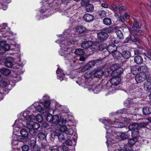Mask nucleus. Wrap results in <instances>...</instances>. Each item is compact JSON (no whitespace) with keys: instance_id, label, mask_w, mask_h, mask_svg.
<instances>
[{"instance_id":"obj_1","label":"nucleus","mask_w":151,"mask_h":151,"mask_svg":"<svg viewBox=\"0 0 151 151\" xmlns=\"http://www.w3.org/2000/svg\"><path fill=\"white\" fill-rule=\"evenodd\" d=\"M71 43L68 42V40H64L60 44L61 48L59 52L60 54L62 56H63L64 59L66 60H70L72 59L74 54L72 52L71 49L69 47V46L70 45Z\"/></svg>"},{"instance_id":"obj_2","label":"nucleus","mask_w":151,"mask_h":151,"mask_svg":"<svg viewBox=\"0 0 151 151\" xmlns=\"http://www.w3.org/2000/svg\"><path fill=\"white\" fill-rule=\"evenodd\" d=\"M68 126L69 127V128H68L67 126L65 125H63L60 127L59 128L60 132L64 133L66 135V140L65 143L69 145H73L71 140L73 137V134L74 133L73 128L75 127L74 126Z\"/></svg>"},{"instance_id":"obj_3","label":"nucleus","mask_w":151,"mask_h":151,"mask_svg":"<svg viewBox=\"0 0 151 151\" xmlns=\"http://www.w3.org/2000/svg\"><path fill=\"white\" fill-rule=\"evenodd\" d=\"M105 128L108 132H106L107 135L106 137L107 139L106 143L109 149V150L110 151V149L111 147V144L114 143V139L113 138V136L111 135V132H112V130L114 129L115 127H110V126L108 125H106ZM111 151V150H110Z\"/></svg>"},{"instance_id":"obj_4","label":"nucleus","mask_w":151,"mask_h":151,"mask_svg":"<svg viewBox=\"0 0 151 151\" xmlns=\"http://www.w3.org/2000/svg\"><path fill=\"white\" fill-rule=\"evenodd\" d=\"M129 130L132 131V136L136 135L137 136L138 135L139 129L138 123H134L130 124L129 126Z\"/></svg>"},{"instance_id":"obj_5","label":"nucleus","mask_w":151,"mask_h":151,"mask_svg":"<svg viewBox=\"0 0 151 151\" xmlns=\"http://www.w3.org/2000/svg\"><path fill=\"white\" fill-rule=\"evenodd\" d=\"M27 128L29 129L37 130L40 127V124L37 123H33L31 121L26 122Z\"/></svg>"},{"instance_id":"obj_6","label":"nucleus","mask_w":151,"mask_h":151,"mask_svg":"<svg viewBox=\"0 0 151 151\" xmlns=\"http://www.w3.org/2000/svg\"><path fill=\"white\" fill-rule=\"evenodd\" d=\"M146 77V74L141 73L136 75L135 77V79L137 83H140L145 80Z\"/></svg>"},{"instance_id":"obj_7","label":"nucleus","mask_w":151,"mask_h":151,"mask_svg":"<svg viewBox=\"0 0 151 151\" xmlns=\"http://www.w3.org/2000/svg\"><path fill=\"white\" fill-rule=\"evenodd\" d=\"M97 36L100 40H104L107 38L109 37V35L105 32L103 31L102 29L101 32L97 34Z\"/></svg>"},{"instance_id":"obj_8","label":"nucleus","mask_w":151,"mask_h":151,"mask_svg":"<svg viewBox=\"0 0 151 151\" xmlns=\"http://www.w3.org/2000/svg\"><path fill=\"white\" fill-rule=\"evenodd\" d=\"M106 49L109 53H112L117 50V47L115 45L112 44L108 45L106 48Z\"/></svg>"},{"instance_id":"obj_9","label":"nucleus","mask_w":151,"mask_h":151,"mask_svg":"<svg viewBox=\"0 0 151 151\" xmlns=\"http://www.w3.org/2000/svg\"><path fill=\"white\" fill-rule=\"evenodd\" d=\"M121 81V79L119 77H116L112 78L110 80L111 84L114 86H117L119 85Z\"/></svg>"},{"instance_id":"obj_10","label":"nucleus","mask_w":151,"mask_h":151,"mask_svg":"<svg viewBox=\"0 0 151 151\" xmlns=\"http://www.w3.org/2000/svg\"><path fill=\"white\" fill-rule=\"evenodd\" d=\"M23 116L28 121V122L32 121L35 119V116L29 115V112L27 111L24 112Z\"/></svg>"},{"instance_id":"obj_11","label":"nucleus","mask_w":151,"mask_h":151,"mask_svg":"<svg viewBox=\"0 0 151 151\" xmlns=\"http://www.w3.org/2000/svg\"><path fill=\"white\" fill-rule=\"evenodd\" d=\"M102 62V60L101 59H98L91 61L88 63V64L90 67H91L93 66L96 65L98 64H100Z\"/></svg>"},{"instance_id":"obj_12","label":"nucleus","mask_w":151,"mask_h":151,"mask_svg":"<svg viewBox=\"0 0 151 151\" xmlns=\"http://www.w3.org/2000/svg\"><path fill=\"white\" fill-rule=\"evenodd\" d=\"M63 71L58 67L56 72L59 79L61 81L63 80L65 76V74L63 72Z\"/></svg>"},{"instance_id":"obj_13","label":"nucleus","mask_w":151,"mask_h":151,"mask_svg":"<svg viewBox=\"0 0 151 151\" xmlns=\"http://www.w3.org/2000/svg\"><path fill=\"white\" fill-rule=\"evenodd\" d=\"M144 88L147 91H151V82L149 81H145L144 83Z\"/></svg>"},{"instance_id":"obj_14","label":"nucleus","mask_w":151,"mask_h":151,"mask_svg":"<svg viewBox=\"0 0 151 151\" xmlns=\"http://www.w3.org/2000/svg\"><path fill=\"white\" fill-rule=\"evenodd\" d=\"M13 59L11 57L7 58L6 59V61L4 63L5 65L8 67H11L12 66V61Z\"/></svg>"},{"instance_id":"obj_15","label":"nucleus","mask_w":151,"mask_h":151,"mask_svg":"<svg viewBox=\"0 0 151 151\" xmlns=\"http://www.w3.org/2000/svg\"><path fill=\"white\" fill-rule=\"evenodd\" d=\"M93 44V42L88 41L82 43L81 44V46L82 48L84 49L90 48L91 45Z\"/></svg>"},{"instance_id":"obj_16","label":"nucleus","mask_w":151,"mask_h":151,"mask_svg":"<svg viewBox=\"0 0 151 151\" xmlns=\"http://www.w3.org/2000/svg\"><path fill=\"white\" fill-rule=\"evenodd\" d=\"M139 72H141L142 73H148L149 72V69L147 66L146 65H142L139 66Z\"/></svg>"},{"instance_id":"obj_17","label":"nucleus","mask_w":151,"mask_h":151,"mask_svg":"<svg viewBox=\"0 0 151 151\" xmlns=\"http://www.w3.org/2000/svg\"><path fill=\"white\" fill-rule=\"evenodd\" d=\"M83 18L86 22H89L93 20V17L92 15L87 13L84 15Z\"/></svg>"},{"instance_id":"obj_18","label":"nucleus","mask_w":151,"mask_h":151,"mask_svg":"<svg viewBox=\"0 0 151 151\" xmlns=\"http://www.w3.org/2000/svg\"><path fill=\"white\" fill-rule=\"evenodd\" d=\"M103 73V71L101 70H96L93 72L94 76L97 78H99L101 77Z\"/></svg>"},{"instance_id":"obj_19","label":"nucleus","mask_w":151,"mask_h":151,"mask_svg":"<svg viewBox=\"0 0 151 151\" xmlns=\"http://www.w3.org/2000/svg\"><path fill=\"white\" fill-rule=\"evenodd\" d=\"M134 62L138 64H140L143 62V59L140 55H137L134 58Z\"/></svg>"},{"instance_id":"obj_20","label":"nucleus","mask_w":151,"mask_h":151,"mask_svg":"<svg viewBox=\"0 0 151 151\" xmlns=\"http://www.w3.org/2000/svg\"><path fill=\"white\" fill-rule=\"evenodd\" d=\"M122 56L125 59H128L131 56L130 52L127 50H124L121 53H120Z\"/></svg>"},{"instance_id":"obj_21","label":"nucleus","mask_w":151,"mask_h":151,"mask_svg":"<svg viewBox=\"0 0 151 151\" xmlns=\"http://www.w3.org/2000/svg\"><path fill=\"white\" fill-rule=\"evenodd\" d=\"M22 120H19L18 121L16 120L14 125H13V127L14 128H21L23 125V122H21Z\"/></svg>"},{"instance_id":"obj_22","label":"nucleus","mask_w":151,"mask_h":151,"mask_svg":"<svg viewBox=\"0 0 151 151\" xmlns=\"http://www.w3.org/2000/svg\"><path fill=\"white\" fill-rule=\"evenodd\" d=\"M14 138H17V139L18 140L23 142H26L28 139L27 137H24L22 135L21 136L14 135Z\"/></svg>"},{"instance_id":"obj_23","label":"nucleus","mask_w":151,"mask_h":151,"mask_svg":"<svg viewBox=\"0 0 151 151\" xmlns=\"http://www.w3.org/2000/svg\"><path fill=\"white\" fill-rule=\"evenodd\" d=\"M139 66L138 65H135L131 67V72L134 75L139 73Z\"/></svg>"},{"instance_id":"obj_24","label":"nucleus","mask_w":151,"mask_h":151,"mask_svg":"<svg viewBox=\"0 0 151 151\" xmlns=\"http://www.w3.org/2000/svg\"><path fill=\"white\" fill-rule=\"evenodd\" d=\"M133 136V135L132 136V138H129L128 140V144L131 145H134L137 140V136L134 137Z\"/></svg>"},{"instance_id":"obj_25","label":"nucleus","mask_w":151,"mask_h":151,"mask_svg":"<svg viewBox=\"0 0 151 151\" xmlns=\"http://www.w3.org/2000/svg\"><path fill=\"white\" fill-rule=\"evenodd\" d=\"M86 10L87 12H91L94 10L93 5L91 4H87L85 6Z\"/></svg>"},{"instance_id":"obj_26","label":"nucleus","mask_w":151,"mask_h":151,"mask_svg":"<svg viewBox=\"0 0 151 151\" xmlns=\"http://www.w3.org/2000/svg\"><path fill=\"white\" fill-rule=\"evenodd\" d=\"M8 28L7 24L4 23L0 29V33L1 32L2 34H5L7 31Z\"/></svg>"},{"instance_id":"obj_27","label":"nucleus","mask_w":151,"mask_h":151,"mask_svg":"<svg viewBox=\"0 0 151 151\" xmlns=\"http://www.w3.org/2000/svg\"><path fill=\"white\" fill-rule=\"evenodd\" d=\"M0 72L3 75H9L11 74V71L6 68H3L1 69Z\"/></svg>"},{"instance_id":"obj_28","label":"nucleus","mask_w":151,"mask_h":151,"mask_svg":"<svg viewBox=\"0 0 151 151\" xmlns=\"http://www.w3.org/2000/svg\"><path fill=\"white\" fill-rule=\"evenodd\" d=\"M123 71V70L122 68L119 67L115 71H113L112 74L113 75V76H117L121 74L122 73Z\"/></svg>"},{"instance_id":"obj_29","label":"nucleus","mask_w":151,"mask_h":151,"mask_svg":"<svg viewBox=\"0 0 151 151\" xmlns=\"http://www.w3.org/2000/svg\"><path fill=\"white\" fill-rule=\"evenodd\" d=\"M76 31L77 32L79 33L83 32L86 29V28L82 26H78L76 27Z\"/></svg>"},{"instance_id":"obj_30","label":"nucleus","mask_w":151,"mask_h":151,"mask_svg":"<svg viewBox=\"0 0 151 151\" xmlns=\"http://www.w3.org/2000/svg\"><path fill=\"white\" fill-rule=\"evenodd\" d=\"M103 31L105 32L108 34L110 33L113 31V26H111L107 28H104L103 29Z\"/></svg>"},{"instance_id":"obj_31","label":"nucleus","mask_w":151,"mask_h":151,"mask_svg":"<svg viewBox=\"0 0 151 151\" xmlns=\"http://www.w3.org/2000/svg\"><path fill=\"white\" fill-rule=\"evenodd\" d=\"M111 20L109 18L106 17L103 19V24L106 25H110L111 24Z\"/></svg>"},{"instance_id":"obj_32","label":"nucleus","mask_w":151,"mask_h":151,"mask_svg":"<svg viewBox=\"0 0 151 151\" xmlns=\"http://www.w3.org/2000/svg\"><path fill=\"white\" fill-rule=\"evenodd\" d=\"M143 112L145 115H148L151 113V108L148 107L143 108L142 110Z\"/></svg>"},{"instance_id":"obj_33","label":"nucleus","mask_w":151,"mask_h":151,"mask_svg":"<svg viewBox=\"0 0 151 151\" xmlns=\"http://www.w3.org/2000/svg\"><path fill=\"white\" fill-rule=\"evenodd\" d=\"M47 134L45 132H40L38 133V137L39 139L41 140H43L45 139Z\"/></svg>"},{"instance_id":"obj_34","label":"nucleus","mask_w":151,"mask_h":151,"mask_svg":"<svg viewBox=\"0 0 151 151\" xmlns=\"http://www.w3.org/2000/svg\"><path fill=\"white\" fill-rule=\"evenodd\" d=\"M100 121L102 123L104 124L105 125H107L108 124H113V122L111 121V120L109 119H101L100 120Z\"/></svg>"},{"instance_id":"obj_35","label":"nucleus","mask_w":151,"mask_h":151,"mask_svg":"<svg viewBox=\"0 0 151 151\" xmlns=\"http://www.w3.org/2000/svg\"><path fill=\"white\" fill-rule=\"evenodd\" d=\"M75 54L78 55H82L84 54L83 50L81 49H76L74 52Z\"/></svg>"},{"instance_id":"obj_36","label":"nucleus","mask_w":151,"mask_h":151,"mask_svg":"<svg viewBox=\"0 0 151 151\" xmlns=\"http://www.w3.org/2000/svg\"><path fill=\"white\" fill-rule=\"evenodd\" d=\"M132 31L133 33L137 36L142 35L143 34V32L139 28L135 30H132Z\"/></svg>"},{"instance_id":"obj_37","label":"nucleus","mask_w":151,"mask_h":151,"mask_svg":"<svg viewBox=\"0 0 151 151\" xmlns=\"http://www.w3.org/2000/svg\"><path fill=\"white\" fill-rule=\"evenodd\" d=\"M59 120V117L58 115H55L53 116L52 122L54 124H58V121Z\"/></svg>"},{"instance_id":"obj_38","label":"nucleus","mask_w":151,"mask_h":151,"mask_svg":"<svg viewBox=\"0 0 151 151\" xmlns=\"http://www.w3.org/2000/svg\"><path fill=\"white\" fill-rule=\"evenodd\" d=\"M139 23L137 21H134L133 23V26L130 27V29L132 31L139 28Z\"/></svg>"},{"instance_id":"obj_39","label":"nucleus","mask_w":151,"mask_h":151,"mask_svg":"<svg viewBox=\"0 0 151 151\" xmlns=\"http://www.w3.org/2000/svg\"><path fill=\"white\" fill-rule=\"evenodd\" d=\"M99 45L98 44H95V43L91 45L90 49L92 51H96V50L99 49Z\"/></svg>"},{"instance_id":"obj_40","label":"nucleus","mask_w":151,"mask_h":151,"mask_svg":"<svg viewBox=\"0 0 151 151\" xmlns=\"http://www.w3.org/2000/svg\"><path fill=\"white\" fill-rule=\"evenodd\" d=\"M115 147H116V146L115 145V146L113 147L112 148H113V149H112V150H114V151H129V150H130L131 149V147H129V148H128L127 147V145H126V146H125V147H124L125 149H122L120 150H116V148H115Z\"/></svg>"},{"instance_id":"obj_41","label":"nucleus","mask_w":151,"mask_h":151,"mask_svg":"<svg viewBox=\"0 0 151 151\" xmlns=\"http://www.w3.org/2000/svg\"><path fill=\"white\" fill-rule=\"evenodd\" d=\"M116 33L117 37L120 39L123 37V35L122 32L119 29H117L116 30Z\"/></svg>"},{"instance_id":"obj_42","label":"nucleus","mask_w":151,"mask_h":151,"mask_svg":"<svg viewBox=\"0 0 151 151\" xmlns=\"http://www.w3.org/2000/svg\"><path fill=\"white\" fill-rule=\"evenodd\" d=\"M113 124L118 125V126L117 127L122 128L124 127V125L123 122H119L117 121H114L113 122Z\"/></svg>"},{"instance_id":"obj_43","label":"nucleus","mask_w":151,"mask_h":151,"mask_svg":"<svg viewBox=\"0 0 151 151\" xmlns=\"http://www.w3.org/2000/svg\"><path fill=\"white\" fill-rule=\"evenodd\" d=\"M121 138L122 139H125L129 137V135L127 132H123L120 135Z\"/></svg>"},{"instance_id":"obj_44","label":"nucleus","mask_w":151,"mask_h":151,"mask_svg":"<svg viewBox=\"0 0 151 151\" xmlns=\"http://www.w3.org/2000/svg\"><path fill=\"white\" fill-rule=\"evenodd\" d=\"M67 122L65 119H64L63 118H60L58 121V125L61 126V125L65 124H66Z\"/></svg>"},{"instance_id":"obj_45","label":"nucleus","mask_w":151,"mask_h":151,"mask_svg":"<svg viewBox=\"0 0 151 151\" xmlns=\"http://www.w3.org/2000/svg\"><path fill=\"white\" fill-rule=\"evenodd\" d=\"M20 133L22 136L26 137H27L28 134L27 130L24 129H22L21 130Z\"/></svg>"},{"instance_id":"obj_46","label":"nucleus","mask_w":151,"mask_h":151,"mask_svg":"<svg viewBox=\"0 0 151 151\" xmlns=\"http://www.w3.org/2000/svg\"><path fill=\"white\" fill-rule=\"evenodd\" d=\"M119 67V65L117 64H115L112 65L111 67V70L112 71V73L113 71H115Z\"/></svg>"},{"instance_id":"obj_47","label":"nucleus","mask_w":151,"mask_h":151,"mask_svg":"<svg viewBox=\"0 0 151 151\" xmlns=\"http://www.w3.org/2000/svg\"><path fill=\"white\" fill-rule=\"evenodd\" d=\"M36 119L37 121L39 122H41L43 120L42 116L40 114H38L36 116Z\"/></svg>"},{"instance_id":"obj_48","label":"nucleus","mask_w":151,"mask_h":151,"mask_svg":"<svg viewBox=\"0 0 151 151\" xmlns=\"http://www.w3.org/2000/svg\"><path fill=\"white\" fill-rule=\"evenodd\" d=\"M53 116L50 113H48L47 115L46 116V120L47 121L49 122H52V119Z\"/></svg>"},{"instance_id":"obj_49","label":"nucleus","mask_w":151,"mask_h":151,"mask_svg":"<svg viewBox=\"0 0 151 151\" xmlns=\"http://www.w3.org/2000/svg\"><path fill=\"white\" fill-rule=\"evenodd\" d=\"M111 6V8L109 7V8L113 11L114 12H116L118 10V7L114 4H112Z\"/></svg>"},{"instance_id":"obj_50","label":"nucleus","mask_w":151,"mask_h":151,"mask_svg":"<svg viewBox=\"0 0 151 151\" xmlns=\"http://www.w3.org/2000/svg\"><path fill=\"white\" fill-rule=\"evenodd\" d=\"M138 126H139V128L140 129V128H144L146 127L147 124L148 123L146 122H143L138 123Z\"/></svg>"},{"instance_id":"obj_51","label":"nucleus","mask_w":151,"mask_h":151,"mask_svg":"<svg viewBox=\"0 0 151 151\" xmlns=\"http://www.w3.org/2000/svg\"><path fill=\"white\" fill-rule=\"evenodd\" d=\"M36 140L35 139H32L30 140L29 145L31 147H33L36 145Z\"/></svg>"},{"instance_id":"obj_52","label":"nucleus","mask_w":151,"mask_h":151,"mask_svg":"<svg viewBox=\"0 0 151 151\" xmlns=\"http://www.w3.org/2000/svg\"><path fill=\"white\" fill-rule=\"evenodd\" d=\"M120 53L119 51H116L112 53V56L115 59H117L118 58V55Z\"/></svg>"},{"instance_id":"obj_53","label":"nucleus","mask_w":151,"mask_h":151,"mask_svg":"<svg viewBox=\"0 0 151 151\" xmlns=\"http://www.w3.org/2000/svg\"><path fill=\"white\" fill-rule=\"evenodd\" d=\"M92 73L90 72H88L84 75V78L86 79H88L91 77Z\"/></svg>"},{"instance_id":"obj_54","label":"nucleus","mask_w":151,"mask_h":151,"mask_svg":"<svg viewBox=\"0 0 151 151\" xmlns=\"http://www.w3.org/2000/svg\"><path fill=\"white\" fill-rule=\"evenodd\" d=\"M99 14L101 17H104L106 16V12L104 10H101L99 12Z\"/></svg>"},{"instance_id":"obj_55","label":"nucleus","mask_w":151,"mask_h":151,"mask_svg":"<svg viewBox=\"0 0 151 151\" xmlns=\"http://www.w3.org/2000/svg\"><path fill=\"white\" fill-rule=\"evenodd\" d=\"M65 138V137L63 133H60L58 135V138L60 141L64 140Z\"/></svg>"},{"instance_id":"obj_56","label":"nucleus","mask_w":151,"mask_h":151,"mask_svg":"<svg viewBox=\"0 0 151 151\" xmlns=\"http://www.w3.org/2000/svg\"><path fill=\"white\" fill-rule=\"evenodd\" d=\"M19 140H17V139L16 138H14V137H13V139H12V145H17L18 144Z\"/></svg>"},{"instance_id":"obj_57","label":"nucleus","mask_w":151,"mask_h":151,"mask_svg":"<svg viewBox=\"0 0 151 151\" xmlns=\"http://www.w3.org/2000/svg\"><path fill=\"white\" fill-rule=\"evenodd\" d=\"M2 47L3 49L5 51V52L6 51L9 50L10 48V46L8 44H5Z\"/></svg>"},{"instance_id":"obj_58","label":"nucleus","mask_w":151,"mask_h":151,"mask_svg":"<svg viewBox=\"0 0 151 151\" xmlns=\"http://www.w3.org/2000/svg\"><path fill=\"white\" fill-rule=\"evenodd\" d=\"M36 109L39 112H41L44 110V109L40 105H37L36 107Z\"/></svg>"},{"instance_id":"obj_59","label":"nucleus","mask_w":151,"mask_h":151,"mask_svg":"<svg viewBox=\"0 0 151 151\" xmlns=\"http://www.w3.org/2000/svg\"><path fill=\"white\" fill-rule=\"evenodd\" d=\"M22 151H27L29 149V147L27 145H24L22 147Z\"/></svg>"},{"instance_id":"obj_60","label":"nucleus","mask_w":151,"mask_h":151,"mask_svg":"<svg viewBox=\"0 0 151 151\" xmlns=\"http://www.w3.org/2000/svg\"><path fill=\"white\" fill-rule=\"evenodd\" d=\"M50 104V101H45L44 103V107L45 109L48 108Z\"/></svg>"},{"instance_id":"obj_61","label":"nucleus","mask_w":151,"mask_h":151,"mask_svg":"<svg viewBox=\"0 0 151 151\" xmlns=\"http://www.w3.org/2000/svg\"><path fill=\"white\" fill-rule=\"evenodd\" d=\"M89 68H90V67L88 63L86 65L83 67L82 70V71H85L88 70Z\"/></svg>"},{"instance_id":"obj_62","label":"nucleus","mask_w":151,"mask_h":151,"mask_svg":"<svg viewBox=\"0 0 151 151\" xmlns=\"http://www.w3.org/2000/svg\"><path fill=\"white\" fill-rule=\"evenodd\" d=\"M126 9V7L124 6H121L119 9V12L120 13L124 12Z\"/></svg>"},{"instance_id":"obj_63","label":"nucleus","mask_w":151,"mask_h":151,"mask_svg":"<svg viewBox=\"0 0 151 151\" xmlns=\"http://www.w3.org/2000/svg\"><path fill=\"white\" fill-rule=\"evenodd\" d=\"M32 148L35 151H40V148L37 145H36Z\"/></svg>"},{"instance_id":"obj_64","label":"nucleus","mask_w":151,"mask_h":151,"mask_svg":"<svg viewBox=\"0 0 151 151\" xmlns=\"http://www.w3.org/2000/svg\"><path fill=\"white\" fill-rule=\"evenodd\" d=\"M150 54L147 53H144V55L151 60V50L150 51Z\"/></svg>"}]
</instances>
